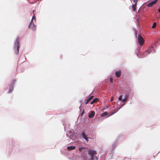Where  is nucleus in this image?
I'll return each instance as SVG.
<instances>
[{
    "label": "nucleus",
    "mask_w": 160,
    "mask_h": 160,
    "mask_svg": "<svg viewBox=\"0 0 160 160\" xmlns=\"http://www.w3.org/2000/svg\"><path fill=\"white\" fill-rule=\"evenodd\" d=\"M115 112H114L113 113H112V114H110L109 115V116H108L107 117H106V118H108V117H109V116H111V115H113L114 113H115Z\"/></svg>",
    "instance_id": "4be33fe9"
},
{
    "label": "nucleus",
    "mask_w": 160,
    "mask_h": 160,
    "mask_svg": "<svg viewBox=\"0 0 160 160\" xmlns=\"http://www.w3.org/2000/svg\"><path fill=\"white\" fill-rule=\"evenodd\" d=\"M158 12H160V8L158 9Z\"/></svg>",
    "instance_id": "cd10ccee"
},
{
    "label": "nucleus",
    "mask_w": 160,
    "mask_h": 160,
    "mask_svg": "<svg viewBox=\"0 0 160 160\" xmlns=\"http://www.w3.org/2000/svg\"><path fill=\"white\" fill-rule=\"evenodd\" d=\"M82 137L88 142V139L85 133L84 132H83L82 133Z\"/></svg>",
    "instance_id": "1a4fd4ad"
},
{
    "label": "nucleus",
    "mask_w": 160,
    "mask_h": 160,
    "mask_svg": "<svg viewBox=\"0 0 160 160\" xmlns=\"http://www.w3.org/2000/svg\"><path fill=\"white\" fill-rule=\"evenodd\" d=\"M94 102H93V101L92 100V101L91 102V104H92V103H94Z\"/></svg>",
    "instance_id": "393cba45"
},
{
    "label": "nucleus",
    "mask_w": 160,
    "mask_h": 160,
    "mask_svg": "<svg viewBox=\"0 0 160 160\" xmlns=\"http://www.w3.org/2000/svg\"><path fill=\"white\" fill-rule=\"evenodd\" d=\"M107 114H108V113L107 112H104L103 113H102L101 114V117H103L105 115H107Z\"/></svg>",
    "instance_id": "2eb2a0df"
},
{
    "label": "nucleus",
    "mask_w": 160,
    "mask_h": 160,
    "mask_svg": "<svg viewBox=\"0 0 160 160\" xmlns=\"http://www.w3.org/2000/svg\"><path fill=\"white\" fill-rule=\"evenodd\" d=\"M137 39L140 45H142L144 42V40L142 37L140 35H139L138 36Z\"/></svg>",
    "instance_id": "20e7f679"
},
{
    "label": "nucleus",
    "mask_w": 160,
    "mask_h": 160,
    "mask_svg": "<svg viewBox=\"0 0 160 160\" xmlns=\"http://www.w3.org/2000/svg\"><path fill=\"white\" fill-rule=\"evenodd\" d=\"M122 95H120L119 96V98H118V100H119V101H122Z\"/></svg>",
    "instance_id": "6ab92c4d"
},
{
    "label": "nucleus",
    "mask_w": 160,
    "mask_h": 160,
    "mask_svg": "<svg viewBox=\"0 0 160 160\" xmlns=\"http://www.w3.org/2000/svg\"><path fill=\"white\" fill-rule=\"evenodd\" d=\"M133 1L135 3V4H137L138 0H133Z\"/></svg>",
    "instance_id": "5701e85b"
},
{
    "label": "nucleus",
    "mask_w": 160,
    "mask_h": 160,
    "mask_svg": "<svg viewBox=\"0 0 160 160\" xmlns=\"http://www.w3.org/2000/svg\"><path fill=\"white\" fill-rule=\"evenodd\" d=\"M16 82V80H14L11 83V85L9 87V92H11L13 90V84Z\"/></svg>",
    "instance_id": "39448f33"
},
{
    "label": "nucleus",
    "mask_w": 160,
    "mask_h": 160,
    "mask_svg": "<svg viewBox=\"0 0 160 160\" xmlns=\"http://www.w3.org/2000/svg\"><path fill=\"white\" fill-rule=\"evenodd\" d=\"M19 47V38H18L15 41L14 43V48L15 50V53L18 54V48Z\"/></svg>",
    "instance_id": "7ed1b4c3"
},
{
    "label": "nucleus",
    "mask_w": 160,
    "mask_h": 160,
    "mask_svg": "<svg viewBox=\"0 0 160 160\" xmlns=\"http://www.w3.org/2000/svg\"><path fill=\"white\" fill-rule=\"evenodd\" d=\"M66 135L67 136H68V134H67Z\"/></svg>",
    "instance_id": "c85d7f7f"
},
{
    "label": "nucleus",
    "mask_w": 160,
    "mask_h": 160,
    "mask_svg": "<svg viewBox=\"0 0 160 160\" xmlns=\"http://www.w3.org/2000/svg\"><path fill=\"white\" fill-rule=\"evenodd\" d=\"M87 148H85V147H80L79 148V150L81 152H85V150H84Z\"/></svg>",
    "instance_id": "f8f14e48"
},
{
    "label": "nucleus",
    "mask_w": 160,
    "mask_h": 160,
    "mask_svg": "<svg viewBox=\"0 0 160 160\" xmlns=\"http://www.w3.org/2000/svg\"><path fill=\"white\" fill-rule=\"evenodd\" d=\"M117 111H118V110H117V111H116V112H117Z\"/></svg>",
    "instance_id": "2f4dec72"
},
{
    "label": "nucleus",
    "mask_w": 160,
    "mask_h": 160,
    "mask_svg": "<svg viewBox=\"0 0 160 160\" xmlns=\"http://www.w3.org/2000/svg\"><path fill=\"white\" fill-rule=\"evenodd\" d=\"M36 22V19L34 16H33L32 17V20L29 25V27L30 28L33 30H35L36 29V27L34 24V22Z\"/></svg>",
    "instance_id": "f03ea898"
},
{
    "label": "nucleus",
    "mask_w": 160,
    "mask_h": 160,
    "mask_svg": "<svg viewBox=\"0 0 160 160\" xmlns=\"http://www.w3.org/2000/svg\"><path fill=\"white\" fill-rule=\"evenodd\" d=\"M75 148V146H70L67 147V150L68 151H71L72 150L74 149Z\"/></svg>",
    "instance_id": "9d476101"
},
{
    "label": "nucleus",
    "mask_w": 160,
    "mask_h": 160,
    "mask_svg": "<svg viewBox=\"0 0 160 160\" xmlns=\"http://www.w3.org/2000/svg\"><path fill=\"white\" fill-rule=\"evenodd\" d=\"M69 133L70 134V138L71 139H72V138L71 137H73L74 135V131L73 130H70L69 131Z\"/></svg>",
    "instance_id": "6e6552de"
},
{
    "label": "nucleus",
    "mask_w": 160,
    "mask_h": 160,
    "mask_svg": "<svg viewBox=\"0 0 160 160\" xmlns=\"http://www.w3.org/2000/svg\"><path fill=\"white\" fill-rule=\"evenodd\" d=\"M117 111H118V110H117V111H116V112H117Z\"/></svg>",
    "instance_id": "473e14b6"
},
{
    "label": "nucleus",
    "mask_w": 160,
    "mask_h": 160,
    "mask_svg": "<svg viewBox=\"0 0 160 160\" xmlns=\"http://www.w3.org/2000/svg\"><path fill=\"white\" fill-rule=\"evenodd\" d=\"M92 98L93 96H91L89 98L87 99L88 102H89L92 99Z\"/></svg>",
    "instance_id": "f3484780"
},
{
    "label": "nucleus",
    "mask_w": 160,
    "mask_h": 160,
    "mask_svg": "<svg viewBox=\"0 0 160 160\" xmlns=\"http://www.w3.org/2000/svg\"><path fill=\"white\" fill-rule=\"evenodd\" d=\"M137 6V4H134L132 5V8L133 11L135 12L136 11V8Z\"/></svg>",
    "instance_id": "4468645a"
},
{
    "label": "nucleus",
    "mask_w": 160,
    "mask_h": 160,
    "mask_svg": "<svg viewBox=\"0 0 160 160\" xmlns=\"http://www.w3.org/2000/svg\"><path fill=\"white\" fill-rule=\"evenodd\" d=\"M113 81V77H110V81L111 82H112Z\"/></svg>",
    "instance_id": "aec40b11"
},
{
    "label": "nucleus",
    "mask_w": 160,
    "mask_h": 160,
    "mask_svg": "<svg viewBox=\"0 0 160 160\" xmlns=\"http://www.w3.org/2000/svg\"><path fill=\"white\" fill-rule=\"evenodd\" d=\"M154 48L152 47L150 48L147 51V52L148 53H151L153 52H154Z\"/></svg>",
    "instance_id": "9b49d317"
},
{
    "label": "nucleus",
    "mask_w": 160,
    "mask_h": 160,
    "mask_svg": "<svg viewBox=\"0 0 160 160\" xmlns=\"http://www.w3.org/2000/svg\"><path fill=\"white\" fill-rule=\"evenodd\" d=\"M115 74L117 77H119L121 75V71H117L115 72Z\"/></svg>",
    "instance_id": "ddd939ff"
},
{
    "label": "nucleus",
    "mask_w": 160,
    "mask_h": 160,
    "mask_svg": "<svg viewBox=\"0 0 160 160\" xmlns=\"http://www.w3.org/2000/svg\"><path fill=\"white\" fill-rule=\"evenodd\" d=\"M124 104H125V103H124V104H123L122 105V106L124 105Z\"/></svg>",
    "instance_id": "c756f323"
},
{
    "label": "nucleus",
    "mask_w": 160,
    "mask_h": 160,
    "mask_svg": "<svg viewBox=\"0 0 160 160\" xmlns=\"http://www.w3.org/2000/svg\"><path fill=\"white\" fill-rule=\"evenodd\" d=\"M158 0H154V1L152 2L151 3L147 5V6L148 7H151L153 5L155 4L156 2H157Z\"/></svg>",
    "instance_id": "423d86ee"
},
{
    "label": "nucleus",
    "mask_w": 160,
    "mask_h": 160,
    "mask_svg": "<svg viewBox=\"0 0 160 160\" xmlns=\"http://www.w3.org/2000/svg\"><path fill=\"white\" fill-rule=\"evenodd\" d=\"M88 102V100H87V102H86L85 103V104H88V102Z\"/></svg>",
    "instance_id": "bb28decb"
},
{
    "label": "nucleus",
    "mask_w": 160,
    "mask_h": 160,
    "mask_svg": "<svg viewBox=\"0 0 160 160\" xmlns=\"http://www.w3.org/2000/svg\"><path fill=\"white\" fill-rule=\"evenodd\" d=\"M117 111H118V110H117V111H116V112H117Z\"/></svg>",
    "instance_id": "7c9ffc66"
},
{
    "label": "nucleus",
    "mask_w": 160,
    "mask_h": 160,
    "mask_svg": "<svg viewBox=\"0 0 160 160\" xmlns=\"http://www.w3.org/2000/svg\"><path fill=\"white\" fill-rule=\"evenodd\" d=\"M157 23L156 22H154L152 26V28H154L156 26Z\"/></svg>",
    "instance_id": "dca6fc26"
},
{
    "label": "nucleus",
    "mask_w": 160,
    "mask_h": 160,
    "mask_svg": "<svg viewBox=\"0 0 160 160\" xmlns=\"http://www.w3.org/2000/svg\"><path fill=\"white\" fill-rule=\"evenodd\" d=\"M98 100V98H95L93 100V102H96Z\"/></svg>",
    "instance_id": "412c9836"
},
{
    "label": "nucleus",
    "mask_w": 160,
    "mask_h": 160,
    "mask_svg": "<svg viewBox=\"0 0 160 160\" xmlns=\"http://www.w3.org/2000/svg\"><path fill=\"white\" fill-rule=\"evenodd\" d=\"M94 102H93V101L92 100V101L91 102V104H92V103H94Z\"/></svg>",
    "instance_id": "a878e982"
},
{
    "label": "nucleus",
    "mask_w": 160,
    "mask_h": 160,
    "mask_svg": "<svg viewBox=\"0 0 160 160\" xmlns=\"http://www.w3.org/2000/svg\"><path fill=\"white\" fill-rule=\"evenodd\" d=\"M88 155H83L82 156L83 160H97V158L96 156L97 154L96 151L92 149H89L88 151Z\"/></svg>",
    "instance_id": "f257e3e1"
},
{
    "label": "nucleus",
    "mask_w": 160,
    "mask_h": 160,
    "mask_svg": "<svg viewBox=\"0 0 160 160\" xmlns=\"http://www.w3.org/2000/svg\"><path fill=\"white\" fill-rule=\"evenodd\" d=\"M127 99L126 98H124L123 99H122V102H125L127 100Z\"/></svg>",
    "instance_id": "a211bd4d"
},
{
    "label": "nucleus",
    "mask_w": 160,
    "mask_h": 160,
    "mask_svg": "<svg viewBox=\"0 0 160 160\" xmlns=\"http://www.w3.org/2000/svg\"><path fill=\"white\" fill-rule=\"evenodd\" d=\"M95 114V112L93 111H91L88 115L89 118H91L93 117Z\"/></svg>",
    "instance_id": "0eeeda50"
},
{
    "label": "nucleus",
    "mask_w": 160,
    "mask_h": 160,
    "mask_svg": "<svg viewBox=\"0 0 160 160\" xmlns=\"http://www.w3.org/2000/svg\"><path fill=\"white\" fill-rule=\"evenodd\" d=\"M113 99H114L113 97H111V99L110 100V101H112L113 100Z\"/></svg>",
    "instance_id": "b1692460"
}]
</instances>
